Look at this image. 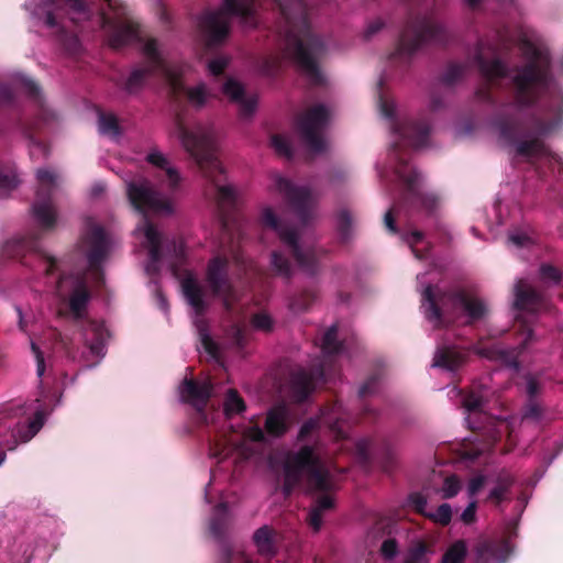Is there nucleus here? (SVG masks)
<instances>
[{"instance_id":"nucleus-45","label":"nucleus","mask_w":563,"mask_h":563,"mask_svg":"<svg viewBox=\"0 0 563 563\" xmlns=\"http://www.w3.org/2000/svg\"><path fill=\"white\" fill-rule=\"evenodd\" d=\"M271 142L279 155L287 157L291 155V145L287 136L277 134L272 137Z\"/></svg>"},{"instance_id":"nucleus-23","label":"nucleus","mask_w":563,"mask_h":563,"mask_svg":"<svg viewBox=\"0 0 563 563\" xmlns=\"http://www.w3.org/2000/svg\"><path fill=\"white\" fill-rule=\"evenodd\" d=\"M146 161L158 170V176H165L170 189H175L178 186L180 181L179 173L161 151L152 150L147 154Z\"/></svg>"},{"instance_id":"nucleus-24","label":"nucleus","mask_w":563,"mask_h":563,"mask_svg":"<svg viewBox=\"0 0 563 563\" xmlns=\"http://www.w3.org/2000/svg\"><path fill=\"white\" fill-rule=\"evenodd\" d=\"M290 423L289 411L285 406H275L266 415L265 429L269 435L279 437Z\"/></svg>"},{"instance_id":"nucleus-14","label":"nucleus","mask_w":563,"mask_h":563,"mask_svg":"<svg viewBox=\"0 0 563 563\" xmlns=\"http://www.w3.org/2000/svg\"><path fill=\"white\" fill-rule=\"evenodd\" d=\"M441 301L452 309L456 314V321L462 324L479 319L486 310L481 300L464 292L449 296L445 301L444 299Z\"/></svg>"},{"instance_id":"nucleus-10","label":"nucleus","mask_w":563,"mask_h":563,"mask_svg":"<svg viewBox=\"0 0 563 563\" xmlns=\"http://www.w3.org/2000/svg\"><path fill=\"white\" fill-rule=\"evenodd\" d=\"M256 8L251 0H223V10L207 13L200 23L210 44L223 41L229 34L230 15H235L246 26H254Z\"/></svg>"},{"instance_id":"nucleus-54","label":"nucleus","mask_w":563,"mask_h":563,"mask_svg":"<svg viewBox=\"0 0 563 563\" xmlns=\"http://www.w3.org/2000/svg\"><path fill=\"white\" fill-rule=\"evenodd\" d=\"M476 518V501L472 500L461 515L464 523H472Z\"/></svg>"},{"instance_id":"nucleus-36","label":"nucleus","mask_w":563,"mask_h":563,"mask_svg":"<svg viewBox=\"0 0 563 563\" xmlns=\"http://www.w3.org/2000/svg\"><path fill=\"white\" fill-rule=\"evenodd\" d=\"M64 4L68 8L70 20L75 23L87 20L89 13L85 8L82 0H63Z\"/></svg>"},{"instance_id":"nucleus-48","label":"nucleus","mask_w":563,"mask_h":563,"mask_svg":"<svg viewBox=\"0 0 563 563\" xmlns=\"http://www.w3.org/2000/svg\"><path fill=\"white\" fill-rule=\"evenodd\" d=\"M460 482L455 476H449L445 478L441 493L443 498H451L455 496L460 490Z\"/></svg>"},{"instance_id":"nucleus-61","label":"nucleus","mask_w":563,"mask_h":563,"mask_svg":"<svg viewBox=\"0 0 563 563\" xmlns=\"http://www.w3.org/2000/svg\"><path fill=\"white\" fill-rule=\"evenodd\" d=\"M20 89L27 93H35L37 90V87L32 80H30L27 78H22L20 81Z\"/></svg>"},{"instance_id":"nucleus-64","label":"nucleus","mask_w":563,"mask_h":563,"mask_svg":"<svg viewBox=\"0 0 563 563\" xmlns=\"http://www.w3.org/2000/svg\"><path fill=\"white\" fill-rule=\"evenodd\" d=\"M510 421L507 419H497L495 421L496 432L501 434L503 432H506L509 430Z\"/></svg>"},{"instance_id":"nucleus-21","label":"nucleus","mask_w":563,"mask_h":563,"mask_svg":"<svg viewBox=\"0 0 563 563\" xmlns=\"http://www.w3.org/2000/svg\"><path fill=\"white\" fill-rule=\"evenodd\" d=\"M180 283L183 294L186 297L188 303L197 313L202 312L207 306L206 292L198 284L196 276L191 272H187L181 277Z\"/></svg>"},{"instance_id":"nucleus-30","label":"nucleus","mask_w":563,"mask_h":563,"mask_svg":"<svg viewBox=\"0 0 563 563\" xmlns=\"http://www.w3.org/2000/svg\"><path fill=\"white\" fill-rule=\"evenodd\" d=\"M254 542L261 554L273 555L275 552L274 533L268 527H262L254 533Z\"/></svg>"},{"instance_id":"nucleus-11","label":"nucleus","mask_w":563,"mask_h":563,"mask_svg":"<svg viewBox=\"0 0 563 563\" xmlns=\"http://www.w3.org/2000/svg\"><path fill=\"white\" fill-rule=\"evenodd\" d=\"M37 189L32 210L36 222L43 228H52L56 222V211L51 197L58 186L57 176L47 169L36 173Z\"/></svg>"},{"instance_id":"nucleus-42","label":"nucleus","mask_w":563,"mask_h":563,"mask_svg":"<svg viewBox=\"0 0 563 563\" xmlns=\"http://www.w3.org/2000/svg\"><path fill=\"white\" fill-rule=\"evenodd\" d=\"M272 266L277 274L282 276H290L292 274V267L287 260H284L282 254L278 252L272 253Z\"/></svg>"},{"instance_id":"nucleus-49","label":"nucleus","mask_w":563,"mask_h":563,"mask_svg":"<svg viewBox=\"0 0 563 563\" xmlns=\"http://www.w3.org/2000/svg\"><path fill=\"white\" fill-rule=\"evenodd\" d=\"M229 58L225 56H218L209 62L208 69L213 76L220 75L229 65Z\"/></svg>"},{"instance_id":"nucleus-46","label":"nucleus","mask_w":563,"mask_h":563,"mask_svg":"<svg viewBox=\"0 0 563 563\" xmlns=\"http://www.w3.org/2000/svg\"><path fill=\"white\" fill-rule=\"evenodd\" d=\"M511 483H512V478L509 475L503 476L499 479L497 486L492 489L489 497L492 499L496 500L497 503H499L504 498V496H505L507 489L509 488V486L511 485Z\"/></svg>"},{"instance_id":"nucleus-29","label":"nucleus","mask_w":563,"mask_h":563,"mask_svg":"<svg viewBox=\"0 0 563 563\" xmlns=\"http://www.w3.org/2000/svg\"><path fill=\"white\" fill-rule=\"evenodd\" d=\"M422 308L424 309L426 317L434 327L442 323V312L438 307V300L430 286L426 287L422 291Z\"/></svg>"},{"instance_id":"nucleus-19","label":"nucleus","mask_w":563,"mask_h":563,"mask_svg":"<svg viewBox=\"0 0 563 563\" xmlns=\"http://www.w3.org/2000/svg\"><path fill=\"white\" fill-rule=\"evenodd\" d=\"M212 391V384L209 379L196 382L192 379H185L179 388L180 397L184 401L190 402L195 406L201 415V419L207 421L206 416L202 413V406L207 402Z\"/></svg>"},{"instance_id":"nucleus-55","label":"nucleus","mask_w":563,"mask_h":563,"mask_svg":"<svg viewBox=\"0 0 563 563\" xmlns=\"http://www.w3.org/2000/svg\"><path fill=\"white\" fill-rule=\"evenodd\" d=\"M380 552L386 559H391L397 553V544L394 540L388 539L384 541L380 548Z\"/></svg>"},{"instance_id":"nucleus-16","label":"nucleus","mask_w":563,"mask_h":563,"mask_svg":"<svg viewBox=\"0 0 563 563\" xmlns=\"http://www.w3.org/2000/svg\"><path fill=\"white\" fill-rule=\"evenodd\" d=\"M271 190L280 194L300 213L301 209L310 208L314 201L312 192L306 187H295L279 174L271 176Z\"/></svg>"},{"instance_id":"nucleus-13","label":"nucleus","mask_w":563,"mask_h":563,"mask_svg":"<svg viewBox=\"0 0 563 563\" xmlns=\"http://www.w3.org/2000/svg\"><path fill=\"white\" fill-rule=\"evenodd\" d=\"M57 292L62 299L68 300L70 312L75 318L82 316L89 298L85 277L63 276L58 282Z\"/></svg>"},{"instance_id":"nucleus-27","label":"nucleus","mask_w":563,"mask_h":563,"mask_svg":"<svg viewBox=\"0 0 563 563\" xmlns=\"http://www.w3.org/2000/svg\"><path fill=\"white\" fill-rule=\"evenodd\" d=\"M140 37L139 25L132 21H124L114 26L110 44L113 47H119L125 43Z\"/></svg>"},{"instance_id":"nucleus-4","label":"nucleus","mask_w":563,"mask_h":563,"mask_svg":"<svg viewBox=\"0 0 563 563\" xmlns=\"http://www.w3.org/2000/svg\"><path fill=\"white\" fill-rule=\"evenodd\" d=\"M126 196L132 207L144 218L135 228L134 236L141 240L142 245L148 250L151 262L154 264L161 256V238L157 230L145 218L146 214H169L173 212L170 197L156 192L151 183L144 177L124 178Z\"/></svg>"},{"instance_id":"nucleus-35","label":"nucleus","mask_w":563,"mask_h":563,"mask_svg":"<svg viewBox=\"0 0 563 563\" xmlns=\"http://www.w3.org/2000/svg\"><path fill=\"white\" fill-rule=\"evenodd\" d=\"M199 338L201 345L206 353L213 360L220 361L222 357V350L218 343H216L210 335L208 334L206 329H199Z\"/></svg>"},{"instance_id":"nucleus-38","label":"nucleus","mask_w":563,"mask_h":563,"mask_svg":"<svg viewBox=\"0 0 563 563\" xmlns=\"http://www.w3.org/2000/svg\"><path fill=\"white\" fill-rule=\"evenodd\" d=\"M99 131L102 134L117 135V133H118L117 118L111 113H108V114L101 113L99 115Z\"/></svg>"},{"instance_id":"nucleus-2","label":"nucleus","mask_w":563,"mask_h":563,"mask_svg":"<svg viewBox=\"0 0 563 563\" xmlns=\"http://www.w3.org/2000/svg\"><path fill=\"white\" fill-rule=\"evenodd\" d=\"M184 150L197 162L203 175L217 187V199L221 206L235 201L236 189L232 185H222L219 178L223 174L221 162L214 156L217 134L210 124L195 123L184 115H177L170 129Z\"/></svg>"},{"instance_id":"nucleus-15","label":"nucleus","mask_w":563,"mask_h":563,"mask_svg":"<svg viewBox=\"0 0 563 563\" xmlns=\"http://www.w3.org/2000/svg\"><path fill=\"white\" fill-rule=\"evenodd\" d=\"M227 265V258L214 256L208 265L207 280L210 288L212 289V292L217 297L221 298L224 306L229 308L233 291L228 279Z\"/></svg>"},{"instance_id":"nucleus-41","label":"nucleus","mask_w":563,"mask_h":563,"mask_svg":"<svg viewBox=\"0 0 563 563\" xmlns=\"http://www.w3.org/2000/svg\"><path fill=\"white\" fill-rule=\"evenodd\" d=\"M481 68L489 80L506 76V67L498 60L482 64Z\"/></svg>"},{"instance_id":"nucleus-37","label":"nucleus","mask_w":563,"mask_h":563,"mask_svg":"<svg viewBox=\"0 0 563 563\" xmlns=\"http://www.w3.org/2000/svg\"><path fill=\"white\" fill-rule=\"evenodd\" d=\"M336 334L338 330L335 325H332L324 332L321 342V349L323 353L331 354L340 351L341 343L336 342Z\"/></svg>"},{"instance_id":"nucleus-31","label":"nucleus","mask_w":563,"mask_h":563,"mask_svg":"<svg viewBox=\"0 0 563 563\" xmlns=\"http://www.w3.org/2000/svg\"><path fill=\"white\" fill-rule=\"evenodd\" d=\"M399 134L407 140L410 146L420 148L426 144L428 130L426 128L409 124L402 126Z\"/></svg>"},{"instance_id":"nucleus-50","label":"nucleus","mask_w":563,"mask_h":563,"mask_svg":"<svg viewBox=\"0 0 563 563\" xmlns=\"http://www.w3.org/2000/svg\"><path fill=\"white\" fill-rule=\"evenodd\" d=\"M542 416V408L538 404H529L523 417L522 424H527L532 421H538Z\"/></svg>"},{"instance_id":"nucleus-62","label":"nucleus","mask_w":563,"mask_h":563,"mask_svg":"<svg viewBox=\"0 0 563 563\" xmlns=\"http://www.w3.org/2000/svg\"><path fill=\"white\" fill-rule=\"evenodd\" d=\"M422 239V235L420 232L418 231H415L412 233H410V235L407 236V242L408 244L410 245V247L412 249V252L415 253V255L418 257V253L415 249V245L418 244Z\"/></svg>"},{"instance_id":"nucleus-12","label":"nucleus","mask_w":563,"mask_h":563,"mask_svg":"<svg viewBox=\"0 0 563 563\" xmlns=\"http://www.w3.org/2000/svg\"><path fill=\"white\" fill-rule=\"evenodd\" d=\"M330 119V111L322 104L309 108L299 119V131L312 152H321L325 148V141L321 132Z\"/></svg>"},{"instance_id":"nucleus-33","label":"nucleus","mask_w":563,"mask_h":563,"mask_svg":"<svg viewBox=\"0 0 563 563\" xmlns=\"http://www.w3.org/2000/svg\"><path fill=\"white\" fill-rule=\"evenodd\" d=\"M245 410L243 399L233 389H229L224 400V415L231 418L234 415L241 413Z\"/></svg>"},{"instance_id":"nucleus-60","label":"nucleus","mask_w":563,"mask_h":563,"mask_svg":"<svg viewBox=\"0 0 563 563\" xmlns=\"http://www.w3.org/2000/svg\"><path fill=\"white\" fill-rule=\"evenodd\" d=\"M317 427H318L317 420L307 421L300 429L299 438L305 439Z\"/></svg>"},{"instance_id":"nucleus-20","label":"nucleus","mask_w":563,"mask_h":563,"mask_svg":"<svg viewBox=\"0 0 563 563\" xmlns=\"http://www.w3.org/2000/svg\"><path fill=\"white\" fill-rule=\"evenodd\" d=\"M435 31V26L430 23L407 30L400 38L398 54L402 55L415 52L422 43L432 40Z\"/></svg>"},{"instance_id":"nucleus-47","label":"nucleus","mask_w":563,"mask_h":563,"mask_svg":"<svg viewBox=\"0 0 563 563\" xmlns=\"http://www.w3.org/2000/svg\"><path fill=\"white\" fill-rule=\"evenodd\" d=\"M540 278L545 284H556L561 279V274L551 265H542L540 268Z\"/></svg>"},{"instance_id":"nucleus-6","label":"nucleus","mask_w":563,"mask_h":563,"mask_svg":"<svg viewBox=\"0 0 563 563\" xmlns=\"http://www.w3.org/2000/svg\"><path fill=\"white\" fill-rule=\"evenodd\" d=\"M44 417L40 400L0 417V445L12 450L19 442L31 440L42 428Z\"/></svg>"},{"instance_id":"nucleus-44","label":"nucleus","mask_w":563,"mask_h":563,"mask_svg":"<svg viewBox=\"0 0 563 563\" xmlns=\"http://www.w3.org/2000/svg\"><path fill=\"white\" fill-rule=\"evenodd\" d=\"M427 548L422 543L416 544L407 554L405 563H427Z\"/></svg>"},{"instance_id":"nucleus-1","label":"nucleus","mask_w":563,"mask_h":563,"mask_svg":"<svg viewBox=\"0 0 563 563\" xmlns=\"http://www.w3.org/2000/svg\"><path fill=\"white\" fill-rule=\"evenodd\" d=\"M287 23L285 48L282 55L272 54L262 64V73L276 74L283 63H294L305 75L319 79L318 60L325 52L323 41L314 35L300 0H276Z\"/></svg>"},{"instance_id":"nucleus-40","label":"nucleus","mask_w":563,"mask_h":563,"mask_svg":"<svg viewBox=\"0 0 563 563\" xmlns=\"http://www.w3.org/2000/svg\"><path fill=\"white\" fill-rule=\"evenodd\" d=\"M427 517L430 518L433 522L445 526L451 521L452 509L450 505L443 504L439 506V508L434 511H429Z\"/></svg>"},{"instance_id":"nucleus-9","label":"nucleus","mask_w":563,"mask_h":563,"mask_svg":"<svg viewBox=\"0 0 563 563\" xmlns=\"http://www.w3.org/2000/svg\"><path fill=\"white\" fill-rule=\"evenodd\" d=\"M522 49L528 58V65L514 76L520 102H529L547 87L549 56L545 51L530 41H525Z\"/></svg>"},{"instance_id":"nucleus-5","label":"nucleus","mask_w":563,"mask_h":563,"mask_svg":"<svg viewBox=\"0 0 563 563\" xmlns=\"http://www.w3.org/2000/svg\"><path fill=\"white\" fill-rule=\"evenodd\" d=\"M284 489H290L300 481L306 479L311 487L320 492H329L334 483L328 465L309 446H303L296 453L288 454L285 461Z\"/></svg>"},{"instance_id":"nucleus-28","label":"nucleus","mask_w":563,"mask_h":563,"mask_svg":"<svg viewBox=\"0 0 563 563\" xmlns=\"http://www.w3.org/2000/svg\"><path fill=\"white\" fill-rule=\"evenodd\" d=\"M333 505L334 500L329 494H324L317 499L308 517L309 525L314 531H318L321 528L323 514L331 509Z\"/></svg>"},{"instance_id":"nucleus-57","label":"nucleus","mask_w":563,"mask_h":563,"mask_svg":"<svg viewBox=\"0 0 563 563\" xmlns=\"http://www.w3.org/2000/svg\"><path fill=\"white\" fill-rule=\"evenodd\" d=\"M379 109L383 115L390 118L395 110V104L391 100L380 98Z\"/></svg>"},{"instance_id":"nucleus-39","label":"nucleus","mask_w":563,"mask_h":563,"mask_svg":"<svg viewBox=\"0 0 563 563\" xmlns=\"http://www.w3.org/2000/svg\"><path fill=\"white\" fill-rule=\"evenodd\" d=\"M509 243L515 247H528L533 243L532 235L527 230H516L509 234Z\"/></svg>"},{"instance_id":"nucleus-52","label":"nucleus","mask_w":563,"mask_h":563,"mask_svg":"<svg viewBox=\"0 0 563 563\" xmlns=\"http://www.w3.org/2000/svg\"><path fill=\"white\" fill-rule=\"evenodd\" d=\"M410 505L415 508L416 511L424 515L427 517V514L429 510H427V499L420 495V494H413L409 497Z\"/></svg>"},{"instance_id":"nucleus-51","label":"nucleus","mask_w":563,"mask_h":563,"mask_svg":"<svg viewBox=\"0 0 563 563\" xmlns=\"http://www.w3.org/2000/svg\"><path fill=\"white\" fill-rule=\"evenodd\" d=\"M483 405V396L475 393H471L463 400V406L468 412H475Z\"/></svg>"},{"instance_id":"nucleus-3","label":"nucleus","mask_w":563,"mask_h":563,"mask_svg":"<svg viewBox=\"0 0 563 563\" xmlns=\"http://www.w3.org/2000/svg\"><path fill=\"white\" fill-rule=\"evenodd\" d=\"M143 52L148 65L144 68H136L130 74L125 84L129 91H136L152 77H158L168 85L174 95L186 92L188 102L194 107L201 108L216 97V93L205 84H198L185 90L184 78L189 71V67L172 65L163 56L155 40H146Z\"/></svg>"},{"instance_id":"nucleus-8","label":"nucleus","mask_w":563,"mask_h":563,"mask_svg":"<svg viewBox=\"0 0 563 563\" xmlns=\"http://www.w3.org/2000/svg\"><path fill=\"white\" fill-rule=\"evenodd\" d=\"M260 222L264 228L277 233L282 242L291 250L296 264L305 272H311L317 263L316 250L309 244L306 230H289L271 206H263Z\"/></svg>"},{"instance_id":"nucleus-22","label":"nucleus","mask_w":563,"mask_h":563,"mask_svg":"<svg viewBox=\"0 0 563 563\" xmlns=\"http://www.w3.org/2000/svg\"><path fill=\"white\" fill-rule=\"evenodd\" d=\"M517 153L529 161L547 158L551 164L555 163L563 168V157L550 153L545 146L537 139L523 141L518 144Z\"/></svg>"},{"instance_id":"nucleus-53","label":"nucleus","mask_w":563,"mask_h":563,"mask_svg":"<svg viewBox=\"0 0 563 563\" xmlns=\"http://www.w3.org/2000/svg\"><path fill=\"white\" fill-rule=\"evenodd\" d=\"M485 477L483 475H477L473 477L467 487V492L471 498H473L484 486Z\"/></svg>"},{"instance_id":"nucleus-58","label":"nucleus","mask_w":563,"mask_h":563,"mask_svg":"<svg viewBox=\"0 0 563 563\" xmlns=\"http://www.w3.org/2000/svg\"><path fill=\"white\" fill-rule=\"evenodd\" d=\"M64 11V9L59 8V7H56L53 11H48L47 14H46V20H45V23L47 24V26H55L57 25V19L60 18V14L62 12Z\"/></svg>"},{"instance_id":"nucleus-7","label":"nucleus","mask_w":563,"mask_h":563,"mask_svg":"<svg viewBox=\"0 0 563 563\" xmlns=\"http://www.w3.org/2000/svg\"><path fill=\"white\" fill-rule=\"evenodd\" d=\"M266 443V438L254 420L242 424L239 428H232L228 435L217 440L211 448V455L225 459L234 456L235 460L245 461L258 455Z\"/></svg>"},{"instance_id":"nucleus-56","label":"nucleus","mask_w":563,"mask_h":563,"mask_svg":"<svg viewBox=\"0 0 563 563\" xmlns=\"http://www.w3.org/2000/svg\"><path fill=\"white\" fill-rule=\"evenodd\" d=\"M15 175H4L0 173V189L10 190L16 186Z\"/></svg>"},{"instance_id":"nucleus-34","label":"nucleus","mask_w":563,"mask_h":563,"mask_svg":"<svg viewBox=\"0 0 563 563\" xmlns=\"http://www.w3.org/2000/svg\"><path fill=\"white\" fill-rule=\"evenodd\" d=\"M466 555V544L464 541L454 542L444 553L442 563H462Z\"/></svg>"},{"instance_id":"nucleus-43","label":"nucleus","mask_w":563,"mask_h":563,"mask_svg":"<svg viewBox=\"0 0 563 563\" xmlns=\"http://www.w3.org/2000/svg\"><path fill=\"white\" fill-rule=\"evenodd\" d=\"M252 325L256 330L268 332L273 330L274 321L268 313L258 312L254 314L252 319Z\"/></svg>"},{"instance_id":"nucleus-25","label":"nucleus","mask_w":563,"mask_h":563,"mask_svg":"<svg viewBox=\"0 0 563 563\" xmlns=\"http://www.w3.org/2000/svg\"><path fill=\"white\" fill-rule=\"evenodd\" d=\"M515 307L518 310L534 311L539 305V295L525 282L519 280L515 287Z\"/></svg>"},{"instance_id":"nucleus-59","label":"nucleus","mask_w":563,"mask_h":563,"mask_svg":"<svg viewBox=\"0 0 563 563\" xmlns=\"http://www.w3.org/2000/svg\"><path fill=\"white\" fill-rule=\"evenodd\" d=\"M32 351H33L36 362H37V375L42 376L45 371L43 355H42L41 351L38 350V347L34 343H32Z\"/></svg>"},{"instance_id":"nucleus-32","label":"nucleus","mask_w":563,"mask_h":563,"mask_svg":"<svg viewBox=\"0 0 563 563\" xmlns=\"http://www.w3.org/2000/svg\"><path fill=\"white\" fill-rule=\"evenodd\" d=\"M341 407L338 406L328 412H324L321 422L327 424L329 429L335 434L336 438L345 437L344 428L340 423Z\"/></svg>"},{"instance_id":"nucleus-26","label":"nucleus","mask_w":563,"mask_h":563,"mask_svg":"<svg viewBox=\"0 0 563 563\" xmlns=\"http://www.w3.org/2000/svg\"><path fill=\"white\" fill-rule=\"evenodd\" d=\"M463 360L464 353L456 347L438 349L432 366L453 371Z\"/></svg>"},{"instance_id":"nucleus-18","label":"nucleus","mask_w":563,"mask_h":563,"mask_svg":"<svg viewBox=\"0 0 563 563\" xmlns=\"http://www.w3.org/2000/svg\"><path fill=\"white\" fill-rule=\"evenodd\" d=\"M86 243L88 244L87 256L90 274H95L99 264L108 253L109 240L99 225L92 224L87 233Z\"/></svg>"},{"instance_id":"nucleus-63","label":"nucleus","mask_w":563,"mask_h":563,"mask_svg":"<svg viewBox=\"0 0 563 563\" xmlns=\"http://www.w3.org/2000/svg\"><path fill=\"white\" fill-rule=\"evenodd\" d=\"M477 551H478V555L483 559H485L487 554L495 555L494 547L489 542H484L483 544H481V547L478 548Z\"/></svg>"},{"instance_id":"nucleus-17","label":"nucleus","mask_w":563,"mask_h":563,"mask_svg":"<svg viewBox=\"0 0 563 563\" xmlns=\"http://www.w3.org/2000/svg\"><path fill=\"white\" fill-rule=\"evenodd\" d=\"M222 93L236 103L243 117L251 115L256 108L257 97L245 93L243 85L234 77H228L221 88Z\"/></svg>"}]
</instances>
